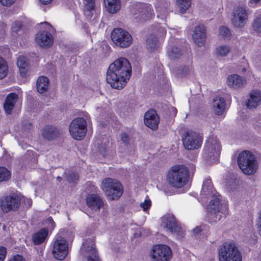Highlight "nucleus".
Returning <instances> with one entry per match:
<instances>
[{
  "mask_svg": "<svg viewBox=\"0 0 261 261\" xmlns=\"http://www.w3.org/2000/svg\"><path fill=\"white\" fill-rule=\"evenodd\" d=\"M202 193L208 197L213 196L207 213L208 221L211 224L217 223L225 217L228 213L227 202L220 200V195L216 192L211 180H206L203 184Z\"/></svg>",
  "mask_w": 261,
  "mask_h": 261,
  "instance_id": "f257e3e1",
  "label": "nucleus"
},
{
  "mask_svg": "<svg viewBox=\"0 0 261 261\" xmlns=\"http://www.w3.org/2000/svg\"><path fill=\"white\" fill-rule=\"evenodd\" d=\"M132 74V67L124 58L116 60L111 64L107 73V81L115 89H122L126 84Z\"/></svg>",
  "mask_w": 261,
  "mask_h": 261,
  "instance_id": "f03ea898",
  "label": "nucleus"
},
{
  "mask_svg": "<svg viewBox=\"0 0 261 261\" xmlns=\"http://www.w3.org/2000/svg\"><path fill=\"white\" fill-rule=\"evenodd\" d=\"M188 177V168L184 165H175L168 171L167 180L172 187L181 188L186 184Z\"/></svg>",
  "mask_w": 261,
  "mask_h": 261,
  "instance_id": "7ed1b4c3",
  "label": "nucleus"
},
{
  "mask_svg": "<svg viewBox=\"0 0 261 261\" xmlns=\"http://www.w3.org/2000/svg\"><path fill=\"white\" fill-rule=\"evenodd\" d=\"M221 146L215 136L210 137L205 142L202 157L208 164L217 161L221 152Z\"/></svg>",
  "mask_w": 261,
  "mask_h": 261,
  "instance_id": "20e7f679",
  "label": "nucleus"
},
{
  "mask_svg": "<svg viewBox=\"0 0 261 261\" xmlns=\"http://www.w3.org/2000/svg\"><path fill=\"white\" fill-rule=\"evenodd\" d=\"M238 163L240 169L247 175L255 173L258 167L254 155L249 151H243L239 153Z\"/></svg>",
  "mask_w": 261,
  "mask_h": 261,
  "instance_id": "39448f33",
  "label": "nucleus"
},
{
  "mask_svg": "<svg viewBox=\"0 0 261 261\" xmlns=\"http://www.w3.org/2000/svg\"><path fill=\"white\" fill-rule=\"evenodd\" d=\"M219 261H242V256L238 247L233 242H226L219 250Z\"/></svg>",
  "mask_w": 261,
  "mask_h": 261,
  "instance_id": "423d86ee",
  "label": "nucleus"
},
{
  "mask_svg": "<svg viewBox=\"0 0 261 261\" xmlns=\"http://www.w3.org/2000/svg\"><path fill=\"white\" fill-rule=\"evenodd\" d=\"M100 188L107 196L112 200L120 198L123 192L121 184L117 180L111 178L103 179Z\"/></svg>",
  "mask_w": 261,
  "mask_h": 261,
  "instance_id": "0eeeda50",
  "label": "nucleus"
},
{
  "mask_svg": "<svg viewBox=\"0 0 261 261\" xmlns=\"http://www.w3.org/2000/svg\"><path fill=\"white\" fill-rule=\"evenodd\" d=\"M71 137L75 140H81L87 133V121L82 117H77L71 121L69 126Z\"/></svg>",
  "mask_w": 261,
  "mask_h": 261,
  "instance_id": "6e6552de",
  "label": "nucleus"
},
{
  "mask_svg": "<svg viewBox=\"0 0 261 261\" xmlns=\"http://www.w3.org/2000/svg\"><path fill=\"white\" fill-rule=\"evenodd\" d=\"M112 40L115 44L121 48L129 46L133 42L131 35L121 28H116L111 33Z\"/></svg>",
  "mask_w": 261,
  "mask_h": 261,
  "instance_id": "1a4fd4ad",
  "label": "nucleus"
},
{
  "mask_svg": "<svg viewBox=\"0 0 261 261\" xmlns=\"http://www.w3.org/2000/svg\"><path fill=\"white\" fill-rule=\"evenodd\" d=\"M152 261H170L172 257L171 249L166 245H156L151 251Z\"/></svg>",
  "mask_w": 261,
  "mask_h": 261,
  "instance_id": "9d476101",
  "label": "nucleus"
},
{
  "mask_svg": "<svg viewBox=\"0 0 261 261\" xmlns=\"http://www.w3.org/2000/svg\"><path fill=\"white\" fill-rule=\"evenodd\" d=\"M162 225L170 232L175 233L178 239L182 238L185 235L184 231L172 214L166 215L162 218Z\"/></svg>",
  "mask_w": 261,
  "mask_h": 261,
  "instance_id": "9b49d317",
  "label": "nucleus"
},
{
  "mask_svg": "<svg viewBox=\"0 0 261 261\" xmlns=\"http://www.w3.org/2000/svg\"><path fill=\"white\" fill-rule=\"evenodd\" d=\"M182 141L186 149L194 150L201 146L202 139L198 134L190 130L185 132L182 135Z\"/></svg>",
  "mask_w": 261,
  "mask_h": 261,
  "instance_id": "f8f14e48",
  "label": "nucleus"
},
{
  "mask_svg": "<svg viewBox=\"0 0 261 261\" xmlns=\"http://www.w3.org/2000/svg\"><path fill=\"white\" fill-rule=\"evenodd\" d=\"M130 12L135 18L148 19L153 14L152 7L149 4L136 3L130 8Z\"/></svg>",
  "mask_w": 261,
  "mask_h": 261,
  "instance_id": "ddd939ff",
  "label": "nucleus"
},
{
  "mask_svg": "<svg viewBox=\"0 0 261 261\" xmlns=\"http://www.w3.org/2000/svg\"><path fill=\"white\" fill-rule=\"evenodd\" d=\"M44 25L46 30L42 32H39L36 35V41L37 43L42 47L48 48L51 46L53 43V36L49 32L51 26L49 23L45 21L41 23Z\"/></svg>",
  "mask_w": 261,
  "mask_h": 261,
  "instance_id": "4468645a",
  "label": "nucleus"
},
{
  "mask_svg": "<svg viewBox=\"0 0 261 261\" xmlns=\"http://www.w3.org/2000/svg\"><path fill=\"white\" fill-rule=\"evenodd\" d=\"M68 247L66 240L59 235H57L54 244L53 254L55 258L63 260L67 255Z\"/></svg>",
  "mask_w": 261,
  "mask_h": 261,
  "instance_id": "2eb2a0df",
  "label": "nucleus"
},
{
  "mask_svg": "<svg viewBox=\"0 0 261 261\" xmlns=\"http://www.w3.org/2000/svg\"><path fill=\"white\" fill-rule=\"evenodd\" d=\"M21 204V196L13 194L6 196L0 200V205L4 212L16 210Z\"/></svg>",
  "mask_w": 261,
  "mask_h": 261,
  "instance_id": "dca6fc26",
  "label": "nucleus"
},
{
  "mask_svg": "<svg viewBox=\"0 0 261 261\" xmlns=\"http://www.w3.org/2000/svg\"><path fill=\"white\" fill-rule=\"evenodd\" d=\"M81 254L88 261H99L94 242L89 239L84 242L81 248Z\"/></svg>",
  "mask_w": 261,
  "mask_h": 261,
  "instance_id": "f3484780",
  "label": "nucleus"
},
{
  "mask_svg": "<svg viewBox=\"0 0 261 261\" xmlns=\"http://www.w3.org/2000/svg\"><path fill=\"white\" fill-rule=\"evenodd\" d=\"M247 20L248 13L244 8L238 7L233 10L231 21L236 27H243Z\"/></svg>",
  "mask_w": 261,
  "mask_h": 261,
  "instance_id": "a211bd4d",
  "label": "nucleus"
},
{
  "mask_svg": "<svg viewBox=\"0 0 261 261\" xmlns=\"http://www.w3.org/2000/svg\"><path fill=\"white\" fill-rule=\"evenodd\" d=\"M159 122V117L156 111L150 110L145 114L144 123L147 127L151 129L156 130L158 128Z\"/></svg>",
  "mask_w": 261,
  "mask_h": 261,
  "instance_id": "6ab92c4d",
  "label": "nucleus"
},
{
  "mask_svg": "<svg viewBox=\"0 0 261 261\" xmlns=\"http://www.w3.org/2000/svg\"><path fill=\"white\" fill-rule=\"evenodd\" d=\"M261 104V91L259 90H252L249 94L246 102V107L249 109L257 108Z\"/></svg>",
  "mask_w": 261,
  "mask_h": 261,
  "instance_id": "aec40b11",
  "label": "nucleus"
},
{
  "mask_svg": "<svg viewBox=\"0 0 261 261\" xmlns=\"http://www.w3.org/2000/svg\"><path fill=\"white\" fill-rule=\"evenodd\" d=\"M86 203L93 211H99L103 206V200L96 194H90L87 196Z\"/></svg>",
  "mask_w": 261,
  "mask_h": 261,
  "instance_id": "412c9836",
  "label": "nucleus"
},
{
  "mask_svg": "<svg viewBox=\"0 0 261 261\" xmlns=\"http://www.w3.org/2000/svg\"><path fill=\"white\" fill-rule=\"evenodd\" d=\"M193 38L195 43L199 46H202L204 44L206 34L204 27L199 25L195 27L193 35Z\"/></svg>",
  "mask_w": 261,
  "mask_h": 261,
  "instance_id": "4be33fe9",
  "label": "nucleus"
},
{
  "mask_svg": "<svg viewBox=\"0 0 261 261\" xmlns=\"http://www.w3.org/2000/svg\"><path fill=\"white\" fill-rule=\"evenodd\" d=\"M169 3L167 0H158L155 4V8L157 12V17L164 20L166 18L168 12L167 8Z\"/></svg>",
  "mask_w": 261,
  "mask_h": 261,
  "instance_id": "5701e85b",
  "label": "nucleus"
},
{
  "mask_svg": "<svg viewBox=\"0 0 261 261\" xmlns=\"http://www.w3.org/2000/svg\"><path fill=\"white\" fill-rule=\"evenodd\" d=\"M17 65L19 68L20 75L22 77H26L30 71V63L27 57L20 56L17 58Z\"/></svg>",
  "mask_w": 261,
  "mask_h": 261,
  "instance_id": "b1692460",
  "label": "nucleus"
},
{
  "mask_svg": "<svg viewBox=\"0 0 261 261\" xmlns=\"http://www.w3.org/2000/svg\"><path fill=\"white\" fill-rule=\"evenodd\" d=\"M225 107L226 101L223 97L217 96L213 99L212 108L213 111L216 115H222L225 110Z\"/></svg>",
  "mask_w": 261,
  "mask_h": 261,
  "instance_id": "393cba45",
  "label": "nucleus"
},
{
  "mask_svg": "<svg viewBox=\"0 0 261 261\" xmlns=\"http://www.w3.org/2000/svg\"><path fill=\"white\" fill-rule=\"evenodd\" d=\"M227 83L229 87L237 89L242 88L246 85V81L244 77L234 74L228 76Z\"/></svg>",
  "mask_w": 261,
  "mask_h": 261,
  "instance_id": "a878e982",
  "label": "nucleus"
},
{
  "mask_svg": "<svg viewBox=\"0 0 261 261\" xmlns=\"http://www.w3.org/2000/svg\"><path fill=\"white\" fill-rule=\"evenodd\" d=\"M59 133V130L56 127L46 125L42 129V136L43 139L50 141L57 137Z\"/></svg>",
  "mask_w": 261,
  "mask_h": 261,
  "instance_id": "bb28decb",
  "label": "nucleus"
},
{
  "mask_svg": "<svg viewBox=\"0 0 261 261\" xmlns=\"http://www.w3.org/2000/svg\"><path fill=\"white\" fill-rule=\"evenodd\" d=\"M17 99L18 95L14 93H11L7 96L4 103V108L7 114L11 113Z\"/></svg>",
  "mask_w": 261,
  "mask_h": 261,
  "instance_id": "cd10ccee",
  "label": "nucleus"
},
{
  "mask_svg": "<svg viewBox=\"0 0 261 261\" xmlns=\"http://www.w3.org/2000/svg\"><path fill=\"white\" fill-rule=\"evenodd\" d=\"M105 4L107 11L111 14L116 13L121 8L120 0H105Z\"/></svg>",
  "mask_w": 261,
  "mask_h": 261,
  "instance_id": "c85d7f7f",
  "label": "nucleus"
},
{
  "mask_svg": "<svg viewBox=\"0 0 261 261\" xmlns=\"http://www.w3.org/2000/svg\"><path fill=\"white\" fill-rule=\"evenodd\" d=\"M49 80L46 76H40L38 78L37 83V89L40 93L45 92L48 87Z\"/></svg>",
  "mask_w": 261,
  "mask_h": 261,
  "instance_id": "c756f323",
  "label": "nucleus"
},
{
  "mask_svg": "<svg viewBox=\"0 0 261 261\" xmlns=\"http://www.w3.org/2000/svg\"><path fill=\"white\" fill-rule=\"evenodd\" d=\"M47 234L48 231L44 228L35 233L33 237L34 244L39 245L43 243L46 239Z\"/></svg>",
  "mask_w": 261,
  "mask_h": 261,
  "instance_id": "7c9ffc66",
  "label": "nucleus"
},
{
  "mask_svg": "<svg viewBox=\"0 0 261 261\" xmlns=\"http://www.w3.org/2000/svg\"><path fill=\"white\" fill-rule=\"evenodd\" d=\"M83 4L85 6V15L88 17H91L92 15V11L94 9V0H84Z\"/></svg>",
  "mask_w": 261,
  "mask_h": 261,
  "instance_id": "2f4dec72",
  "label": "nucleus"
},
{
  "mask_svg": "<svg viewBox=\"0 0 261 261\" xmlns=\"http://www.w3.org/2000/svg\"><path fill=\"white\" fill-rule=\"evenodd\" d=\"M8 69L6 61L0 56V80L4 79L7 75Z\"/></svg>",
  "mask_w": 261,
  "mask_h": 261,
  "instance_id": "473e14b6",
  "label": "nucleus"
},
{
  "mask_svg": "<svg viewBox=\"0 0 261 261\" xmlns=\"http://www.w3.org/2000/svg\"><path fill=\"white\" fill-rule=\"evenodd\" d=\"M231 51V47L228 45H221L216 49V53L218 56L225 57L227 56Z\"/></svg>",
  "mask_w": 261,
  "mask_h": 261,
  "instance_id": "72a5a7b5",
  "label": "nucleus"
},
{
  "mask_svg": "<svg viewBox=\"0 0 261 261\" xmlns=\"http://www.w3.org/2000/svg\"><path fill=\"white\" fill-rule=\"evenodd\" d=\"M167 55L170 59H175L179 57L181 55V51L178 48L169 45L168 47Z\"/></svg>",
  "mask_w": 261,
  "mask_h": 261,
  "instance_id": "f704fd0d",
  "label": "nucleus"
},
{
  "mask_svg": "<svg viewBox=\"0 0 261 261\" xmlns=\"http://www.w3.org/2000/svg\"><path fill=\"white\" fill-rule=\"evenodd\" d=\"M159 45V41L156 37L154 36H150L147 39V46L151 51H153L158 48Z\"/></svg>",
  "mask_w": 261,
  "mask_h": 261,
  "instance_id": "c9c22d12",
  "label": "nucleus"
},
{
  "mask_svg": "<svg viewBox=\"0 0 261 261\" xmlns=\"http://www.w3.org/2000/svg\"><path fill=\"white\" fill-rule=\"evenodd\" d=\"M177 4L180 8V12L183 14L191 6V0H177Z\"/></svg>",
  "mask_w": 261,
  "mask_h": 261,
  "instance_id": "e433bc0d",
  "label": "nucleus"
},
{
  "mask_svg": "<svg viewBox=\"0 0 261 261\" xmlns=\"http://www.w3.org/2000/svg\"><path fill=\"white\" fill-rule=\"evenodd\" d=\"M10 176L11 173L6 168L0 167V182L8 180Z\"/></svg>",
  "mask_w": 261,
  "mask_h": 261,
  "instance_id": "4c0bfd02",
  "label": "nucleus"
},
{
  "mask_svg": "<svg viewBox=\"0 0 261 261\" xmlns=\"http://www.w3.org/2000/svg\"><path fill=\"white\" fill-rule=\"evenodd\" d=\"M252 27L255 32L261 33V15L254 19Z\"/></svg>",
  "mask_w": 261,
  "mask_h": 261,
  "instance_id": "58836bf2",
  "label": "nucleus"
},
{
  "mask_svg": "<svg viewBox=\"0 0 261 261\" xmlns=\"http://www.w3.org/2000/svg\"><path fill=\"white\" fill-rule=\"evenodd\" d=\"M22 23L20 21H15L13 22L11 27L12 33L14 36V34H18L21 32Z\"/></svg>",
  "mask_w": 261,
  "mask_h": 261,
  "instance_id": "ea45409f",
  "label": "nucleus"
},
{
  "mask_svg": "<svg viewBox=\"0 0 261 261\" xmlns=\"http://www.w3.org/2000/svg\"><path fill=\"white\" fill-rule=\"evenodd\" d=\"M219 35L224 39H227L230 36V32L229 29L226 27H221L219 28Z\"/></svg>",
  "mask_w": 261,
  "mask_h": 261,
  "instance_id": "a19ab883",
  "label": "nucleus"
},
{
  "mask_svg": "<svg viewBox=\"0 0 261 261\" xmlns=\"http://www.w3.org/2000/svg\"><path fill=\"white\" fill-rule=\"evenodd\" d=\"M151 205V201L147 196L144 202L141 203L140 206L142 208L144 211H146L149 210Z\"/></svg>",
  "mask_w": 261,
  "mask_h": 261,
  "instance_id": "79ce46f5",
  "label": "nucleus"
},
{
  "mask_svg": "<svg viewBox=\"0 0 261 261\" xmlns=\"http://www.w3.org/2000/svg\"><path fill=\"white\" fill-rule=\"evenodd\" d=\"M21 203L23 207L25 208H29L32 205V201L31 199L21 196Z\"/></svg>",
  "mask_w": 261,
  "mask_h": 261,
  "instance_id": "37998d69",
  "label": "nucleus"
},
{
  "mask_svg": "<svg viewBox=\"0 0 261 261\" xmlns=\"http://www.w3.org/2000/svg\"><path fill=\"white\" fill-rule=\"evenodd\" d=\"M66 179L69 182H75L78 180L79 175L75 172H71L67 174Z\"/></svg>",
  "mask_w": 261,
  "mask_h": 261,
  "instance_id": "c03bdc74",
  "label": "nucleus"
},
{
  "mask_svg": "<svg viewBox=\"0 0 261 261\" xmlns=\"http://www.w3.org/2000/svg\"><path fill=\"white\" fill-rule=\"evenodd\" d=\"M8 261H26L23 256L19 254L12 256Z\"/></svg>",
  "mask_w": 261,
  "mask_h": 261,
  "instance_id": "a18cd8bd",
  "label": "nucleus"
},
{
  "mask_svg": "<svg viewBox=\"0 0 261 261\" xmlns=\"http://www.w3.org/2000/svg\"><path fill=\"white\" fill-rule=\"evenodd\" d=\"M45 223L47 225L49 229H54L55 227V223L51 217H49L45 221Z\"/></svg>",
  "mask_w": 261,
  "mask_h": 261,
  "instance_id": "49530a36",
  "label": "nucleus"
},
{
  "mask_svg": "<svg viewBox=\"0 0 261 261\" xmlns=\"http://www.w3.org/2000/svg\"><path fill=\"white\" fill-rule=\"evenodd\" d=\"M7 253V249L4 246H0V261H4Z\"/></svg>",
  "mask_w": 261,
  "mask_h": 261,
  "instance_id": "de8ad7c7",
  "label": "nucleus"
},
{
  "mask_svg": "<svg viewBox=\"0 0 261 261\" xmlns=\"http://www.w3.org/2000/svg\"><path fill=\"white\" fill-rule=\"evenodd\" d=\"M16 1V0H0V3L4 6L10 7Z\"/></svg>",
  "mask_w": 261,
  "mask_h": 261,
  "instance_id": "09e8293b",
  "label": "nucleus"
},
{
  "mask_svg": "<svg viewBox=\"0 0 261 261\" xmlns=\"http://www.w3.org/2000/svg\"><path fill=\"white\" fill-rule=\"evenodd\" d=\"M256 226L258 233L261 236V211L258 213V216L256 220Z\"/></svg>",
  "mask_w": 261,
  "mask_h": 261,
  "instance_id": "8fccbe9b",
  "label": "nucleus"
},
{
  "mask_svg": "<svg viewBox=\"0 0 261 261\" xmlns=\"http://www.w3.org/2000/svg\"><path fill=\"white\" fill-rule=\"evenodd\" d=\"M193 69L192 67H184L182 70V73L184 75H187L193 73Z\"/></svg>",
  "mask_w": 261,
  "mask_h": 261,
  "instance_id": "3c124183",
  "label": "nucleus"
},
{
  "mask_svg": "<svg viewBox=\"0 0 261 261\" xmlns=\"http://www.w3.org/2000/svg\"><path fill=\"white\" fill-rule=\"evenodd\" d=\"M121 140L125 144H128L129 142V138L128 135L126 133H123L121 134Z\"/></svg>",
  "mask_w": 261,
  "mask_h": 261,
  "instance_id": "603ef678",
  "label": "nucleus"
},
{
  "mask_svg": "<svg viewBox=\"0 0 261 261\" xmlns=\"http://www.w3.org/2000/svg\"><path fill=\"white\" fill-rule=\"evenodd\" d=\"M159 35L160 36L163 37L166 35V30L165 27L163 26H160L158 29Z\"/></svg>",
  "mask_w": 261,
  "mask_h": 261,
  "instance_id": "864d4df0",
  "label": "nucleus"
},
{
  "mask_svg": "<svg viewBox=\"0 0 261 261\" xmlns=\"http://www.w3.org/2000/svg\"><path fill=\"white\" fill-rule=\"evenodd\" d=\"M203 227H204L203 226H199L196 227L193 229L194 233L197 235L199 233H200L203 230Z\"/></svg>",
  "mask_w": 261,
  "mask_h": 261,
  "instance_id": "5fc2aeb1",
  "label": "nucleus"
},
{
  "mask_svg": "<svg viewBox=\"0 0 261 261\" xmlns=\"http://www.w3.org/2000/svg\"><path fill=\"white\" fill-rule=\"evenodd\" d=\"M53 0H40V2L43 5H47L51 3Z\"/></svg>",
  "mask_w": 261,
  "mask_h": 261,
  "instance_id": "6e6d98bb",
  "label": "nucleus"
},
{
  "mask_svg": "<svg viewBox=\"0 0 261 261\" xmlns=\"http://www.w3.org/2000/svg\"><path fill=\"white\" fill-rule=\"evenodd\" d=\"M260 1V0H249V2L251 4H256L258 3Z\"/></svg>",
  "mask_w": 261,
  "mask_h": 261,
  "instance_id": "4d7b16f0",
  "label": "nucleus"
},
{
  "mask_svg": "<svg viewBox=\"0 0 261 261\" xmlns=\"http://www.w3.org/2000/svg\"><path fill=\"white\" fill-rule=\"evenodd\" d=\"M225 187H226V188L229 190H232V188L231 187H229V185H227V184H226L225 185Z\"/></svg>",
  "mask_w": 261,
  "mask_h": 261,
  "instance_id": "13d9d810",
  "label": "nucleus"
},
{
  "mask_svg": "<svg viewBox=\"0 0 261 261\" xmlns=\"http://www.w3.org/2000/svg\"><path fill=\"white\" fill-rule=\"evenodd\" d=\"M101 108H97L96 110H97V112H101Z\"/></svg>",
  "mask_w": 261,
  "mask_h": 261,
  "instance_id": "bf43d9fd",
  "label": "nucleus"
},
{
  "mask_svg": "<svg viewBox=\"0 0 261 261\" xmlns=\"http://www.w3.org/2000/svg\"><path fill=\"white\" fill-rule=\"evenodd\" d=\"M57 179H59V180H61V178L60 177L58 176L57 177Z\"/></svg>",
  "mask_w": 261,
  "mask_h": 261,
  "instance_id": "052dcab7",
  "label": "nucleus"
}]
</instances>
